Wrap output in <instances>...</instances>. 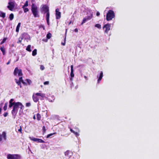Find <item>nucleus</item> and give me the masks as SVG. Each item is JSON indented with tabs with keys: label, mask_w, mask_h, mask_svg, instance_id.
Wrapping results in <instances>:
<instances>
[{
	"label": "nucleus",
	"mask_w": 159,
	"mask_h": 159,
	"mask_svg": "<svg viewBox=\"0 0 159 159\" xmlns=\"http://www.w3.org/2000/svg\"><path fill=\"white\" fill-rule=\"evenodd\" d=\"M41 10L44 12L46 14V19L47 24L48 25H50L49 23V17H50V13L49 12V7L47 5H43L42 6L41 8Z\"/></svg>",
	"instance_id": "obj_1"
},
{
	"label": "nucleus",
	"mask_w": 159,
	"mask_h": 159,
	"mask_svg": "<svg viewBox=\"0 0 159 159\" xmlns=\"http://www.w3.org/2000/svg\"><path fill=\"white\" fill-rule=\"evenodd\" d=\"M115 17V13L113 11L110 10L107 13L106 20L107 21L111 20Z\"/></svg>",
	"instance_id": "obj_2"
},
{
	"label": "nucleus",
	"mask_w": 159,
	"mask_h": 159,
	"mask_svg": "<svg viewBox=\"0 0 159 159\" xmlns=\"http://www.w3.org/2000/svg\"><path fill=\"white\" fill-rule=\"evenodd\" d=\"M31 11L34 17H39V16L38 14L37 7L34 3L32 4L31 6Z\"/></svg>",
	"instance_id": "obj_3"
},
{
	"label": "nucleus",
	"mask_w": 159,
	"mask_h": 159,
	"mask_svg": "<svg viewBox=\"0 0 159 159\" xmlns=\"http://www.w3.org/2000/svg\"><path fill=\"white\" fill-rule=\"evenodd\" d=\"M20 156L18 154H10L7 155V158L8 159H20Z\"/></svg>",
	"instance_id": "obj_4"
},
{
	"label": "nucleus",
	"mask_w": 159,
	"mask_h": 159,
	"mask_svg": "<svg viewBox=\"0 0 159 159\" xmlns=\"http://www.w3.org/2000/svg\"><path fill=\"white\" fill-rule=\"evenodd\" d=\"M14 75H16L17 74L18 76H21L22 75V70L21 69H19L18 67H16L14 71Z\"/></svg>",
	"instance_id": "obj_5"
},
{
	"label": "nucleus",
	"mask_w": 159,
	"mask_h": 159,
	"mask_svg": "<svg viewBox=\"0 0 159 159\" xmlns=\"http://www.w3.org/2000/svg\"><path fill=\"white\" fill-rule=\"evenodd\" d=\"M9 5L7 7V8L10 11H12L14 8L15 5L14 1H10L8 3Z\"/></svg>",
	"instance_id": "obj_6"
},
{
	"label": "nucleus",
	"mask_w": 159,
	"mask_h": 159,
	"mask_svg": "<svg viewBox=\"0 0 159 159\" xmlns=\"http://www.w3.org/2000/svg\"><path fill=\"white\" fill-rule=\"evenodd\" d=\"M103 29L104 30V32L106 34H107L108 32L110 30L111 25L110 24H107L105 25L103 27Z\"/></svg>",
	"instance_id": "obj_7"
},
{
	"label": "nucleus",
	"mask_w": 159,
	"mask_h": 159,
	"mask_svg": "<svg viewBox=\"0 0 159 159\" xmlns=\"http://www.w3.org/2000/svg\"><path fill=\"white\" fill-rule=\"evenodd\" d=\"M30 139L31 140L34 142H36L39 143H44L45 142L42 139L38 138H36L34 137H30Z\"/></svg>",
	"instance_id": "obj_8"
},
{
	"label": "nucleus",
	"mask_w": 159,
	"mask_h": 159,
	"mask_svg": "<svg viewBox=\"0 0 159 159\" xmlns=\"http://www.w3.org/2000/svg\"><path fill=\"white\" fill-rule=\"evenodd\" d=\"M56 12V17L57 19H59L61 17V12L59 11V9L57 8L55 10Z\"/></svg>",
	"instance_id": "obj_9"
},
{
	"label": "nucleus",
	"mask_w": 159,
	"mask_h": 159,
	"mask_svg": "<svg viewBox=\"0 0 159 159\" xmlns=\"http://www.w3.org/2000/svg\"><path fill=\"white\" fill-rule=\"evenodd\" d=\"M27 34L25 33H24L22 34L21 37L19 38L18 41L17 42V43H21L22 40L27 35Z\"/></svg>",
	"instance_id": "obj_10"
},
{
	"label": "nucleus",
	"mask_w": 159,
	"mask_h": 159,
	"mask_svg": "<svg viewBox=\"0 0 159 159\" xmlns=\"http://www.w3.org/2000/svg\"><path fill=\"white\" fill-rule=\"evenodd\" d=\"M18 111V110H16L13 108V109L12 110L11 112L12 115V116H14V118H15V117H16Z\"/></svg>",
	"instance_id": "obj_11"
},
{
	"label": "nucleus",
	"mask_w": 159,
	"mask_h": 159,
	"mask_svg": "<svg viewBox=\"0 0 159 159\" xmlns=\"http://www.w3.org/2000/svg\"><path fill=\"white\" fill-rule=\"evenodd\" d=\"M14 99H11L9 101V108L13 106H14L15 102H13L14 101Z\"/></svg>",
	"instance_id": "obj_12"
},
{
	"label": "nucleus",
	"mask_w": 159,
	"mask_h": 159,
	"mask_svg": "<svg viewBox=\"0 0 159 159\" xmlns=\"http://www.w3.org/2000/svg\"><path fill=\"white\" fill-rule=\"evenodd\" d=\"M103 76V73L102 71H101L100 73V76L98 78V79L97 80V83H99L100 81L102 80V79Z\"/></svg>",
	"instance_id": "obj_13"
},
{
	"label": "nucleus",
	"mask_w": 159,
	"mask_h": 159,
	"mask_svg": "<svg viewBox=\"0 0 159 159\" xmlns=\"http://www.w3.org/2000/svg\"><path fill=\"white\" fill-rule=\"evenodd\" d=\"M71 67V72L70 74V75L71 78H73L74 76V74L73 73V66L72 65L70 66Z\"/></svg>",
	"instance_id": "obj_14"
},
{
	"label": "nucleus",
	"mask_w": 159,
	"mask_h": 159,
	"mask_svg": "<svg viewBox=\"0 0 159 159\" xmlns=\"http://www.w3.org/2000/svg\"><path fill=\"white\" fill-rule=\"evenodd\" d=\"M19 102H16L14 106L13 107V108L16 110H18V108L19 107Z\"/></svg>",
	"instance_id": "obj_15"
},
{
	"label": "nucleus",
	"mask_w": 159,
	"mask_h": 159,
	"mask_svg": "<svg viewBox=\"0 0 159 159\" xmlns=\"http://www.w3.org/2000/svg\"><path fill=\"white\" fill-rule=\"evenodd\" d=\"M36 96H40L42 97H44L45 96V94L44 93H42L41 91H39V93H37L35 94Z\"/></svg>",
	"instance_id": "obj_16"
},
{
	"label": "nucleus",
	"mask_w": 159,
	"mask_h": 159,
	"mask_svg": "<svg viewBox=\"0 0 159 159\" xmlns=\"http://www.w3.org/2000/svg\"><path fill=\"white\" fill-rule=\"evenodd\" d=\"M69 128L70 129V131L74 133V134H75L76 137L78 136L79 135V133L77 132H75L74 130H73L70 127H69Z\"/></svg>",
	"instance_id": "obj_17"
},
{
	"label": "nucleus",
	"mask_w": 159,
	"mask_h": 159,
	"mask_svg": "<svg viewBox=\"0 0 159 159\" xmlns=\"http://www.w3.org/2000/svg\"><path fill=\"white\" fill-rule=\"evenodd\" d=\"M32 97L33 101L35 102H37L39 101V99L36 96H35L34 95H33Z\"/></svg>",
	"instance_id": "obj_18"
},
{
	"label": "nucleus",
	"mask_w": 159,
	"mask_h": 159,
	"mask_svg": "<svg viewBox=\"0 0 159 159\" xmlns=\"http://www.w3.org/2000/svg\"><path fill=\"white\" fill-rule=\"evenodd\" d=\"M0 50L2 53L3 55H4L5 54V49L3 46L1 47L0 48Z\"/></svg>",
	"instance_id": "obj_19"
},
{
	"label": "nucleus",
	"mask_w": 159,
	"mask_h": 159,
	"mask_svg": "<svg viewBox=\"0 0 159 159\" xmlns=\"http://www.w3.org/2000/svg\"><path fill=\"white\" fill-rule=\"evenodd\" d=\"M2 138H3L5 140L6 139V134L5 132H3L1 135Z\"/></svg>",
	"instance_id": "obj_20"
},
{
	"label": "nucleus",
	"mask_w": 159,
	"mask_h": 159,
	"mask_svg": "<svg viewBox=\"0 0 159 159\" xmlns=\"http://www.w3.org/2000/svg\"><path fill=\"white\" fill-rule=\"evenodd\" d=\"M20 24H21V23L20 22H19L18 23V24L16 26V32H19V28H20Z\"/></svg>",
	"instance_id": "obj_21"
},
{
	"label": "nucleus",
	"mask_w": 159,
	"mask_h": 159,
	"mask_svg": "<svg viewBox=\"0 0 159 159\" xmlns=\"http://www.w3.org/2000/svg\"><path fill=\"white\" fill-rule=\"evenodd\" d=\"M6 16V14L5 13L0 11V17H2L3 18H4Z\"/></svg>",
	"instance_id": "obj_22"
},
{
	"label": "nucleus",
	"mask_w": 159,
	"mask_h": 159,
	"mask_svg": "<svg viewBox=\"0 0 159 159\" xmlns=\"http://www.w3.org/2000/svg\"><path fill=\"white\" fill-rule=\"evenodd\" d=\"M37 119L38 121L40 120L41 119V116L40 115L39 113H38L36 115Z\"/></svg>",
	"instance_id": "obj_23"
},
{
	"label": "nucleus",
	"mask_w": 159,
	"mask_h": 159,
	"mask_svg": "<svg viewBox=\"0 0 159 159\" xmlns=\"http://www.w3.org/2000/svg\"><path fill=\"white\" fill-rule=\"evenodd\" d=\"M37 50L36 49H34L32 53V55L33 56H35L37 54Z\"/></svg>",
	"instance_id": "obj_24"
},
{
	"label": "nucleus",
	"mask_w": 159,
	"mask_h": 159,
	"mask_svg": "<svg viewBox=\"0 0 159 159\" xmlns=\"http://www.w3.org/2000/svg\"><path fill=\"white\" fill-rule=\"evenodd\" d=\"M31 45H28L27 46V47L26 48V50L29 52H31Z\"/></svg>",
	"instance_id": "obj_25"
},
{
	"label": "nucleus",
	"mask_w": 159,
	"mask_h": 159,
	"mask_svg": "<svg viewBox=\"0 0 159 159\" xmlns=\"http://www.w3.org/2000/svg\"><path fill=\"white\" fill-rule=\"evenodd\" d=\"M14 18V15L13 13H11L10 15L9 18L10 20H12Z\"/></svg>",
	"instance_id": "obj_26"
},
{
	"label": "nucleus",
	"mask_w": 159,
	"mask_h": 159,
	"mask_svg": "<svg viewBox=\"0 0 159 159\" xmlns=\"http://www.w3.org/2000/svg\"><path fill=\"white\" fill-rule=\"evenodd\" d=\"M87 18L89 20L91 19L93 17V14H91L90 15L87 16H86Z\"/></svg>",
	"instance_id": "obj_27"
},
{
	"label": "nucleus",
	"mask_w": 159,
	"mask_h": 159,
	"mask_svg": "<svg viewBox=\"0 0 159 159\" xmlns=\"http://www.w3.org/2000/svg\"><path fill=\"white\" fill-rule=\"evenodd\" d=\"M51 36L52 34L49 33L47 34L46 37L48 39H49L51 38Z\"/></svg>",
	"instance_id": "obj_28"
},
{
	"label": "nucleus",
	"mask_w": 159,
	"mask_h": 159,
	"mask_svg": "<svg viewBox=\"0 0 159 159\" xmlns=\"http://www.w3.org/2000/svg\"><path fill=\"white\" fill-rule=\"evenodd\" d=\"M95 26L99 29H101V25L99 24H96L95 25Z\"/></svg>",
	"instance_id": "obj_29"
},
{
	"label": "nucleus",
	"mask_w": 159,
	"mask_h": 159,
	"mask_svg": "<svg viewBox=\"0 0 159 159\" xmlns=\"http://www.w3.org/2000/svg\"><path fill=\"white\" fill-rule=\"evenodd\" d=\"M56 134V132H54L53 133H51V134H48L47 136V138H49L50 136L52 135H53V134Z\"/></svg>",
	"instance_id": "obj_30"
},
{
	"label": "nucleus",
	"mask_w": 159,
	"mask_h": 159,
	"mask_svg": "<svg viewBox=\"0 0 159 159\" xmlns=\"http://www.w3.org/2000/svg\"><path fill=\"white\" fill-rule=\"evenodd\" d=\"M19 106H20V108L21 109L23 110L24 108V106L22 105V104L20 102H19Z\"/></svg>",
	"instance_id": "obj_31"
},
{
	"label": "nucleus",
	"mask_w": 159,
	"mask_h": 159,
	"mask_svg": "<svg viewBox=\"0 0 159 159\" xmlns=\"http://www.w3.org/2000/svg\"><path fill=\"white\" fill-rule=\"evenodd\" d=\"M26 81L28 83V84L30 85L32 83L31 80L29 79H26Z\"/></svg>",
	"instance_id": "obj_32"
},
{
	"label": "nucleus",
	"mask_w": 159,
	"mask_h": 159,
	"mask_svg": "<svg viewBox=\"0 0 159 159\" xmlns=\"http://www.w3.org/2000/svg\"><path fill=\"white\" fill-rule=\"evenodd\" d=\"M22 8L24 9V12L25 13L28 12L29 10L27 8H25V7H22Z\"/></svg>",
	"instance_id": "obj_33"
},
{
	"label": "nucleus",
	"mask_w": 159,
	"mask_h": 159,
	"mask_svg": "<svg viewBox=\"0 0 159 159\" xmlns=\"http://www.w3.org/2000/svg\"><path fill=\"white\" fill-rule=\"evenodd\" d=\"M7 103H6L5 104L4 106L3 107V109L4 111H6L7 109Z\"/></svg>",
	"instance_id": "obj_34"
},
{
	"label": "nucleus",
	"mask_w": 159,
	"mask_h": 159,
	"mask_svg": "<svg viewBox=\"0 0 159 159\" xmlns=\"http://www.w3.org/2000/svg\"><path fill=\"white\" fill-rule=\"evenodd\" d=\"M28 6V1H26L24 5L23 6L24 7H27Z\"/></svg>",
	"instance_id": "obj_35"
},
{
	"label": "nucleus",
	"mask_w": 159,
	"mask_h": 159,
	"mask_svg": "<svg viewBox=\"0 0 159 159\" xmlns=\"http://www.w3.org/2000/svg\"><path fill=\"white\" fill-rule=\"evenodd\" d=\"M7 39V38H4L3 39L1 43L0 44H3V43H4L5 42V41H6Z\"/></svg>",
	"instance_id": "obj_36"
},
{
	"label": "nucleus",
	"mask_w": 159,
	"mask_h": 159,
	"mask_svg": "<svg viewBox=\"0 0 159 159\" xmlns=\"http://www.w3.org/2000/svg\"><path fill=\"white\" fill-rule=\"evenodd\" d=\"M87 21V20L85 18H84L82 20V22L81 23V25H82L83 24L85 23Z\"/></svg>",
	"instance_id": "obj_37"
},
{
	"label": "nucleus",
	"mask_w": 159,
	"mask_h": 159,
	"mask_svg": "<svg viewBox=\"0 0 159 159\" xmlns=\"http://www.w3.org/2000/svg\"><path fill=\"white\" fill-rule=\"evenodd\" d=\"M60 134H61V135L62 136H64L67 135L66 134H64L63 133V132L61 131L60 132Z\"/></svg>",
	"instance_id": "obj_38"
},
{
	"label": "nucleus",
	"mask_w": 159,
	"mask_h": 159,
	"mask_svg": "<svg viewBox=\"0 0 159 159\" xmlns=\"http://www.w3.org/2000/svg\"><path fill=\"white\" fill-rule=\"evenodd\" d=\"M43 132V133L45 132L46 131V129L45 126H43L42 128Z\"/></svg>",
	"instance_id": "obj_39"
},
{
	"label": "nucleus",
	"mask_w": 159,
	"mask_h": 159,
	"mask_svg": "<svg viewBox=\"0 0 159 159\" xmlns=\"http://www.w3.org/2000/svg\"><path fill=\"white\" fill-rule=\"evenodd\" d=\"M23 81V80L22 79V77H20L18 81H19V82L21 83Z\"/></svg>",
	"instance_id": "obj_40"
},
{
	"label": "nucleus",
	"mask_w": 159,
	"mask_h": 159,
	"mask_svg": "<svg viewBox=\"0 0 159 159\" xmlns=\"http://www.w3.org/2000/svg\"><path fill=\"white\" fill-rule=\"evenodd\" d=\"M31 106V104L30 102L26 103V106L27 107H29Z\"/></svg>",
	"instance_id": "obj_41"
},
{
	"label": "nucleus",
	"mask_w": 159,
	"mask_h": 159,
	"mask_svg": "<svg viewBox=\"0 0 159 159\" xmlns=\"http://www.w3.org/2000/svg\"><path fill=\"white\" fill-rule=\"evenodd\" d=\"M18 131L20 132L21 134H22V128L21 126L20 127V128L18 129Z\"/></svg>",
	"instance_id": "obj_42"
},
{
	"label": "nucleus",
	"mask_w": 159,
	"mask_h": 159,
	"mask_svg": "<svg viewBox=\"0 0 159 159\" xmlns=\"http://www.w3.org/2000/svg\"><path fill=\"white\" fill-rule=\"evenodd\" d=\"M39 28H42L43 29V30H45V27L43 25H40L39 26Z\"/></svg>",
	"instance_id": "obj_43"
},
{
	"label": "nucleus",
	"mask_w": 159,
	"mask_h": 159,
	"mask_svg": "<svg viewBox=\"0 0 159 159\" xmlns=\"http://www.w3.org/2000/svg\"><path fill=\"white\" fill-rule=\"evenodd\" d=\"M40 69L41 70H43L44 69V67L43 65H41L40 66Z\"/></svg>",
	"instance_id": "obj_44"
},
{
	"label": "nucleus",
	"mask_w": 159,
	"mask_h": 159,
	"mask_svg": "<svg viewBox=\"0 0 159 159\" xmlns=\"http://www.w3.org/2000/svg\"><path fill=\"white\" fill-rule=\"evenodd\" d=\"M43 84L44 85H48L49 84V82L48 81H45L44 82Z\"/></svg>",
	"instance_id": "obj_45"
},
{
	"label": "nucleus",
	"mask_w": 159,
	"mask_h": 159,
	"mask_svg": "<svg viewBox=\"0 0 159 159\" xmlns=\"http://www.w3.org/2000/svg\"><path fill=\"white\" fill-rule=\"evenodd\" d=\"M17 84L18 85H19L20 88H22V86L21 84V83L18 81V83H17Z\"/></svg>",
	"instance_id": "obj_46"
},
{
	"label": "nucleus",
	"mask_w": 159,
	"mask_h": 159,
	"mask_svg": "<svg viewBox=\"0 0 159 159\" xmlns=\"http://www.w3.org/2000/svg\"><path fill=\"white\" fill-rule=\"evenodd\" d=\"M8 114V113L7 112H6L5 113H4L3 116L5 117H6L7 116Z\"/></svg>",
	"instance_id": "obj_47"
},
{
	"label": "nucleus",
	"mask_w": 159,
	"mask_h": 159,
	"mask_svg": "<svg viewBox=\"0 0 159 159\" xmlns=\"http://www.w3.org/2000/svg\"><path fill=\"white\" fill-rule=\"evenodd\" d=\"M69 151H67L65 152V155L66 156L67 155H68V154H69Z\"/></svg>",
	"instance_id": "obj_48"
},
{
	"label": "nucleus",
	"mask_w": 159,
	"mask_h": 159,
	"mask_svg": "<svg viewBox=\"0 0 159 159\" xmlns=\"http://www.w3.org/2000/svg\"><path fill=\"white\" fill-rule=\"evenodd\" d=\"M24 85H27L26 83L24 81L21 82Z\"/></svg>",
	"instance_id": "obj_49"
},
{
	"label": "nucleus",
	"mask_w": 159,
	"mask_h": 159,
	"mask_svg": "<svg viewBox=\"0 0 159 159\" xmlns=\"http://www.w3.org/2000/svg\"><path fill=\"white\" fill-rule=\"evenodd\" d=\"M100 15V13L99 12H97L96 13V15L97 16H99Z\"/></svg>",
	"instance_id": "obj_50"
},
{
	"label": "nucleus",
	"mask_w": 159,
	"mask_h": 159,
	"mask_svg": "<svg viewBox=\"0 0 159 159\" xmlns=\"http://www.w3.org/2000/svg\"><path fill=\"white\" fill-rule=\"evenodd\" d=\"M84 77L86 80H88V77H87L85 75L84 76Z\"/></svg>",
	"instance_id": "obj_51"
},
{
	"label": "nucleus",
	"mask_w": 159,
	"mask_h": 159,
	"mask_svg": "<svg viewBox=\"0 0 159 159\" xmlns=\"http://www.w3.org/2000/svg\"><path fill=\"white\" fill-rule=\"evenodd\" d=\"M11 60L10 59L9 61H8L7 63V65H9L10 63V62H11Z\"/></svg>",
	"instance_id": "obj_52"
},
{
	"label": "nucleus",
	"mask_w": 159,
	"mask_h": 159,
	"mask_svg": "<svg viewBox=\"0 0 159 159\" xmlns=\"http://www.w3.org/2000/svg\"><path fill=\"white\" fill-rule=\"evenodd\" d=\"M15 80L16 84L18 83L19 80H18L16 79H15Z\"/></svg>",
	"instance_id": "obj_53"
},
{
	"label": "nucleus",
	"mask_w": 159,
	"mask_h": 159,
	"mask_svg": "<svg viewBox=\"0 0 159 159\" xmlns=\"http://www.w3.org/2000/svg\"><path fill=\"white\" fill-rule=\"evenodd\" d=\"M2 140V138L1 135H0V141H1Z\"/></svg>",
	"instance_id": "obj_54"
},
{
	"label": "nucleus",
	"mask_w": 159,
	"mask_h": 159,
	"mask_svg": "<svg viewBox=\"0 0 159 159\" xmlns=\"http://www.w3.org/2000/svg\"><path fill=\"white\" fill-rule=\"evenodd\" d=\"M65 43H66L65 41L64 43H61V44L63 46H64L65 45Z\"/></svg>",
	"instance_id": "obj_55"
},
{
	"label": "nucleus",
	"mask_w": 159,
	"mask_h": 159,
	"mask_svg": "<svg viewBox=\"0 0 159 159\" xmlns=\"http://www.w3.org/2000/svg\"><path fill=\"white\" fill-rule=\"evenodd\" d=\"M75 31L76 32H78V30L77 29H75Z\"/></svg>",
	"instance_id": "obj_56"
},
{
	"label": "nucleus",
	"mask_w": 159,
	"mask_h": 159,
	"mask_svg": "<svg viewBox=\"0 0 159 159\" xmlns=\"http://www.w3.org/2000/svg\"><path fill=\"white\" fill-rule=\"evenodd\" d=\"M33 118L34 120H35L36 119L35 116V115L33 116Z\"/></svg>",
	"instance_id": "obj_57"
},
{
	"label": "nucleus",
	"mask_w": 159,
	"mask_h": 159,
	"mask_svg": "<svg viewBox=\"0 0 159 159\" xmlns=\"http://www.w3.org/2000/svg\"><path fill=\"white\" fill-rule=\"evenodd\" d=\"M85 18L86 19V20H87V21L89 20L88 19V18H87L86 17Z\"/></svg>",
	"instance_id": "obj_58"
},
{
	"label": "nucleus",
	"mask_w": 159,
	"mask_h": 159,
	"mask_svg": "<svg viewBox=\"0 0 159 159\" xmlns=\"http://www.w3.org/2000/svg\"><path fill=\"white\" fill-rule=\"evenodd\" d=\"M71 23V21H70V23H69V24H70Z\"/></svg>",
	"instance_id": "obj_59"
},
{
	"label": "nucleus",
	"mask_w": 159,
	"mask_h": 159,
	"mask_svg": "<svg viewBox=\"0 0 159 159\" xmlns=\"http://www.w3.org/2000/svg\"><path fill=\"white\" fill-rule=\"evenodd\" d=\"M64 132H65V129H64Z\"/></svg>",
	"instance_id": "obj_60"
},
{
	"label": "nucleus",
	"mask_w": 159,
	"mask_h": 159,
	"mask_svg": "<svg viewBox=\"0 0 159 159\" xmlns=\"http://www.w3.org/2000/svg\"><path fill=\"white\" fill-rule=\"evenodd\" d=\"M47 40H46L45 42H47Z\"/></svg>",
	"instance_id": "obj_61"
}]
</instances>
